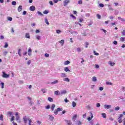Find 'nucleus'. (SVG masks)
<instances>
[{"label": "nucleus", "mask_w": 125, "mask_h": 125, "mask_svg": "<svg viewBox=\"0 0 125 125\" xmlns=\"http://www.w3.org/2000/svg\"><path fill=\"white\" fill-rule=\"evenodd\" d=\"M2 78H4L5 79H7L8 78H9L10 75L9 74H7L5 73L4 71L2 72Z\"/></svg>", "instance_id": "f257e3e1"}, {"label": "nucleus", "mask_w": 125, "mask_h": 125, "mask_svg": "<svg viewBox=\"0 0 125 125\" xmlns=\"http://www.w3.org/2000/svg\"><path fill=\"white\" fill-rule=\"evenodd\" d=\"M62 108H60V107L58 108L54 111L55 115H57V114H58V112H61V111H62Z\"/></svg>", "instance_id": "f03ea898"}, {"label": "nucleus", "mask_w": 125, "mask_h": 125, "mask_svg": "<svg viewBox=\"0 0 125 125\" xmlns=\"http://www.w3.org/2000/svg\"><path fill=\"white\" fill-rule=\"evenodd\" d=\"M104 109H111L112 105L111 104H104Z\"/></svg>", "instance_id": "7ed1b4c3"}, {"label": "nucleus", "mask_w": 125, "mask_h": 125, "mask_svg": "<svg viewBox=\"0 0 125 125\" xmlns=\"http://www.w3.org/2000/svg\"><path fill=\"white\" fill-rule=\"evenodd\" d=\"M19 115V113H18V112H16L15 116H16V121H17L20 120V117H19V115Z\"/></svg>", "instance_id": "20e7f679"}, {"label": "nucleus", "mask_w": 125, "mask_h": 125, "mask_svg": "<svg viewBox=\"0 0 125 125\" xmlns=\"http://www.w3.org/2000/svg\"><path fill=\"white\" fill-rule=\"evenodd\" d=\"M67 93V91L66 90H62L60 92V95L61 96H62V95H64Z\"/></svg>", "instance_id": "39448f33"}, {"label": "nucleus", "mask_w": 125, "mask_h": 125, "mask_svg": "<svg viewBox=\"0 0 125 125\" xmlns=\"http://www.w3.org/2000/svg\"><path fill=\"white\" fill-rule=\"evenodd\" d=\"M69 3H70V0H64L63 1L64 6H66V5H67Z\"/></svg>", "instance_id": "423d86ee"}, {"label": "nucleus", "mask_w": 125, "mask_h": 125, "mask_svg": "<svg viewBox=\"0 0 125 125\" xmlns=\"http://www.w3.org/2000/svg\"><path fill=\"white\" fill-rule=\"evenodd\" d=\"M29 10L30 11H35V10H36V7L34 6H31L30 7Z\"/></svg>", "instance_id": "0eeeda50"}, {"label": "nucleus", "mask_w": 125, "mask_h": 125, "mask_svg": "<svg viewBox=\"0 0 125 125\" xmlns=\"http://www.w3.org/2000/svg\"><path fill=\"white\" fill-rule=\"evenodd\" d=\"M90 114L91 115V117H88L87 118V120L88 121H91V120H92V119L93 118V114H92V112H90Z\"/></svg>", "instance_id": "6e6552de"}, {"label": "nucleus", "mask_w": 125, "mask_h": 125, "mask_svg": "<svg viewBox=\"0 0 125 125\" xmlns=\"http://www.w3.org/2000/svg\"><path fill=\"white\" fill-rule=\"evenodd\" d=\"M35 38H36V39H37V40H38L39 41H41V40H42V37H41V36L37 35V34H36L35 35Z\"/></svg>", "instance_id": "1a4fd4ad"}, {"label": "nucleus", "mask_w": 125, "mask_h": 125, "mask_svg": "<svg viewBox=\"0 0 125 125\" xmlns=\"http://www.w3.org/2000/svg\"><path fill=\"white\" fill-rule=\"evenodd\" d=\"M108 64L113 67L115 65V62H112V61H109L108 62Z\"/></svg>", "instance_id": "9d476101"}, {"label": "nucleus", "mask_w": 125, "mask_h": 125, "mask_svg": "<svg viewBox=\"0 0 125 125\" xmlns=\"http://www.w3.org/2000/svg\"><path fill=\"white\" fill-rule=\"evenodd\" d=\"M28 52L29 56H31V55H32V49H31V48H28Z\"/></svg>", "instance_id": "9b49d317"}, {"label": "nucleus", "mask_w": 125, "mask_h": 125, "mask_svg": "<svg viewBox=\"0 0 125 125\" xmlns=\"http://www.w3.org/2000/svg\"><path fill=\"white\" fill-rule=\"evenodd\" d=\"M64 70L65 72H68V73H70V72H71V70H70V69H69V67H64Z\"/></svg>", "instance_id": "f8f14e48"}, {"label": "nucleus", "mask_w": 125, "mask_h": 125, "mask_svg": "<svg viewBox=\"0 0 125 125\" xmlns=\"http://www.w3.org/2000/svg\"><path fill=\"white\" fill-rule=\"evenodd\" d=\"M25 38H26V39H30L31 37H30V33H26L25 35Z\"/></svg>", "instance_id": "ddd939ff"}, {"label": "nucleus", "mask_w": 125, "mask_h": 125, "mask_svg": "<svg viewBox=\"0 0 125 125\" xmlns=\"http://www.w3.org/2000/svg\"><path fill=\"white\" fill-rule=\"evenodd\" d=\"M49 120H50V121H53V120H54V117H53V116L52 115H49Z\"/></svg>", "instance_id": "4468645a"}, {"label": "nucleus", "mask_w": 125, "mask_h": 125, "mask_svg": "<svg viewBox=\"0 0 125 125\" xmlns=\"http://www.w3.org/2000/svg\"><path fill=\"white\" fill-rule=\"evenodd\" d=\"M23 120L25 125H27V121H28V119H27V117L26 116L23 117Z\"/></svg>", "instance_id": "2eb2a0df"}, {"label": "nucleus", "mask_w": 125, "mask_h": 125, "mask_svg": "<svg viewBox=\"0 0 125 125\" xmlns=\"http://www.w3.org/2000/svg\"><path fill=\"white\" fill-rule=\"evenodd\" d=\"M92 82H94V83H96V82H97V78H96V77L94 76L92 77Z\"/></svg>", "instance_id": "dca6fc26"}, {"label": "nucleus", "mask_w": 125, "mask_h": 125, "mask_svg": "<svg viewBox=\"0 0 125 125\" xmlns=\"http://www.w3.org/2000/svg\"><path fill=\"white\" fill-rule=\"evenodd\" d=\"M65 123L68 125H72V122H71V121H70V120H66Z\"/></svg>", "instance_id": "f3484780"}, {"label": "nucleus", "mask_w": 125, "mask_h": 125, "mask_svg": "<svg viewBox=\"0 0 125 125\" xmlns=\"http://www.w3.org/2000/svg\"><path fill=\"white\" fill-rule=\"evenodd\" d=\"M61 74L62 78H67V75H66V74L62 73Z\"/></svg>", "instance_id": "a211bd4d"}, {"label": "nucleus", "mask_w": 125, "mask_h": 125, "mask_svg": "<svg viewBox=\"0 0 125 125\" xmlns=\"http://www.w3.org/2000/svg\"><path fill=\"white\" fill-rule=\"evenodd\" d=\"M63 82H67V83H70V79L68 78H64L63 79Z\"/></svg>", "instance_id": "6ab92c4d"}, {"label": "nucleus", "mask_w": 125, "mask_h": 125, "mask_svg": "<svg viewBox=\"0 0 125 125\" xmlns=\"http://www.w3.org/2000/svg\"><path fill=\"white\" fill-rule=\"evenodd\" d=\"M77 114H75L74 116L72 117V121H73L74 122H75V121H76V120H77Z\"/></svg>", "instance_id": "aec40b11"}, {"label": "nucleus", "mask_w": 125, "mask_h": 125, "mask_svg": "<svg viewBox=\"0 0 125 125\" xmlns=\"http://www.w3.org/2000/svg\"><path fill=\"white\" fill-rule=\"evenodd\" d=\"M76 125H82V122H81L79 120H77V121H76Z\"/></svg>", "instance_id": "412c9836"}, {"label": "nucleus", "mask_w": 125, "mask_h": 125, "mask_svg": "<svg viewBox=\"0 0 125 125\" xmlns=\"http://www.w3.org/2000/svg\"><path fill=\"white\" fill-rule=\"evenodd\" d=\"M71 62L69 61H66L64 62V65H69Z\"/></svg>", "instance_id": "4be33fe9"}, {"label": "nucleus", "mask_w": 125, "mask_h": 125, "mask_svg": "<svg viewBox=\"0 0 125 125\" xmlns=\"http://www.w3.org/2000/svg\"><path fill=\"white\" fill-rule=\"evenodd\" d=\"M72 105L73 108H75V107H76V106H77V103H76V102L73 101L72 103Z\"/></svg>", "instance_id": "5701e85b"}, {"label": "nucleus", "mask_w": 125, "mask_h": 125, "mask_svg": "<svg viewBox=\"0 0 125 125\" xmlns=\"http://www.w3.org/2000/svg\"><path fill=\"white\" fill-rule=\"evenodd\" d=\"M18 10L19 12L22 11V6L20 5L18 8Z\"/></svg>", "instance_id": "b1692460"}, {"label": "nucleus", "mask_w": 125, "mask_h": 125, "mask_svg": "<svg viewBox=\"0 0 125 125\" xmlns=\"http://www.w3.org/2000/svg\"><path fill=\"white\" fill-rule=\"evenodd\" d=\"M56 83H58V80H55V81H54L53 82H52L51 83V84H55Z\"/></svg>", "instance_id": "393cba45"}, {"label": "nucleus", "mask_w": 125, "mask_h": 125, "mask_svg": "<svg viewBox=\"0 0 125 125\" xmlns=\"http://www.w3.org/2000/svg\"><path fill=\"white\" fill-rule=\"evenodd\" d=\"M55 108V104H52L51 106V110L52 111H54V108Z\"/></svg>", "instance_id": "a878e982"}, {"label": "nucleus", "mask_w": 125, "mask_h": 125, "mask_svg": "<svg viewBox=\"0 0 125 125\" xmlns=\"http://www.w3.org/2000/svg\"><path fill=\"white\" fill-rule=\"evenodd\" d=\"M54 93L56 95H60V92H59V91H56Z\"/></svg>", "instance_id": "bb28decb"}, {"label": "nucleus", "mask_w": 125, "mask_h": 125, "mask_svg": "<svg viewBox=\"0 0 125 125\" xmlns=\"http://www.w3.org/2000/svg\"><path fill=\"white\" fill-rule=\"evenodd\" d=\"M48 101H49L50 102H53V99H52V98L48 97Z\"/></svg>", "instance_id": "cd10ccee"}, {"label": "nucleus", "mask_w": 125, "mask_h": 125, "mask_svg": "<svg viewBox=\"0 0 125 125\" xmlns=\"http://www.w3.org/2000/svg\"><path fill=\"white\" fill-rule=\"evenodd\" d=\"M76 50L77 52H82V49L80 47H78L76 49Z\"/></svg>", "instance_id": "c85d7f7f"}, {"label": "nucleus", "mask_w": 125, "mask_h": 125, "mask_svg": "<svg viewBox=\"0 0 125 125\" xmlns=\"http://www.w3.org/2000/svg\"><path fill=\"white\" fill-rule=\"evenodd\" d=\"M106 84L109 85H113V83H112L110 82H106Z\"/></svg>", "instance_id": "c756f323"}, {"label": "nucleus", "mask_w": 125, "mask_h": 125, "mask_svg": "<svg viewBox=\"0 0 125 125\" xmlns=\"http://www.w3.org/2000/svg\"><path fill=\"white\" fill-rule=\"evenodd\" d=\"M102 115L103 118H104V119H106V118H107V116H106V114L105 113H103L102 114Z\"/></svg>", "instance_id": "7c9ffc66"}, {"label": "nucleus", "mask_w": 125, "mask_h": 125, "mask_svg": "<svg viewBox=\"0 0 125 125\" xmlns=\"http://www.w3.org/2000/svg\"><path fill=\"white\" fill-rule=\"evenodd\" d=\"M118 120L119 124H122V123L123 122V119L122 118H118Z\"/></svg>", "instance_id": "2f4dec72"}, {"label": "nucleus", "mask_w": 125, "mask_h": 125, "mask_svg": "<svg viewBox=\"0 0 125 125\" xmlns=\"http://www.w3.org/2000/svg\"><path fill=\"white\" fill-rule=\"evenodd\" d=\"M0 121H3V115L0 114Z\"/></svg>", "instance_id": "473e14b6"}, {"label": "nucleus", "mask_w": 125, "mask_h": 125, "mask_svg": "<svg viewBox=\"0 0 125 125\" xmlns=\"http://www.w3.org/2000/svg\"><path fill=\"white\" fill-rule=\"evenodd\" d=\"M120 109V106H116V107H115L114 110L115 111H119Z\"/></svg>", "instance_id": "72a5a7b5"}, {"label": "nucleus", "mask_w": 125, "mask_h": 125, "mask_svg": "<svg viewBox=\"0 0 125 125\" xmlns=\"http://www.w3.org/2000/svg\"><path fill=\"white\" fill-rule=\"evenodd\" d=\"M49 12V11L47 10H45L43 12V14H47Z\"/></svg>", "instance_id": "f704fd0d"}, {"label": "nucleus", "mask_w": 125, "mask_h": 125, "mask_svg": "<svg viewBox=\"0 0 125 125\" xmlns=\"http://www.w3.org/2000/svg\"><path fill=\"white\" fill-rule=\"evenodd\" d=\"M45 22L47 24V25H49V22H48V20H47V19H45Z\"/></svg>", "instance_id": "c9c22d12"}, {"label": "nucleus", "mask_w": 125, "mask_h": 125, "mask_svg": "<svg viewBox=\"0 0 125 125\" xmlns=\"http://www.w3.org/2000/svg\"><path fill=\"white\" fill-rule=\"evenodd\" d=\"M120 42H125V38L124 37H121L120 39Z\"/></svg>", "instance_id": "e433bc0d"}, {"label": "nucleus", "mask_w": 125, "mask_h": 125, "mask_svg": "<svg viewBox=\"0 0 125 125\" xmlns=\"http://www.w3.org/2000/svg\"><path fill=\"white\" fill-rule=\"evenodd\" d=\"M18 54L20 56H21V49H19L18 50Z\"/></svg>", "instance_id": "4c0bfd02"}, {"label": "nucleus", "mask_w": 125, "mask_h": 125, "mask_svg": "<svg viewBox=\"0 0 125 125\" xmlns=\"http://www.w3.org/2000/svg\"><path fill=\"white\" fill-rule=\"evenodd\" d=\"M37 13L39 15H40L41 16H42L43 15L42 14V12H40V11H38Z\"/></svg>", "instance_id": "58836bf2"}, {"label": "nucleus", "mask_w": 125, "mask_h": 125, "mask_svg": "<svg viewBox=\"0 0 125 125\" xmlns=\"http://www.w3.org/2000/svg\"><path fill=\"white\" fill-rule=\"evenodd\" d=\"M42 92H43V93H46V90H45V89H42L41 90Z\"/></svg>", "instance_id": "ea45409f"}, {"label": "nucleus", "mask_w": 125, "mask_h": 125, "mask_svg": "<svg viewBox=\"0 0 125 125\" xmlns=\"http://www.w3.org/2000/svg\"><path fill=\"white\" fill-rule=\"evenodd\" d=\"M97 17L98 19H101V15H99V14H97Z\"/></svg>", "instance_id": "a19ab883"}, {"label": "nucleus", "mask_w": 125, "mask_h": 125, "mask_svg": "<svg viewBox=\"0 0 125 125\" xmlns=\"http://www.w3.org/2000/svg\"><path fill=\"white\" fill-rule=\"evenodd\" d=\"M7 53H8V52L7 51H4V52H3V56H6V55L7 54Z\"/></svg>", "instance_id": "79ce46f5"}, {"label": "nucleus", "mask_w": 125, "mask_h": 125, "mask_svg": "<svg viewBox=\"0 0 125 125\" xmlns=\"http://www.w3.org/2000/svg\"><path fill=\"white\" fill-rule=\"evenodd\" d=\"M12 5H16V1H13L12 2Z\"/></svg>", "instance_id": "37998d69"}, {"label": "nucleus", "mask_w": 125, "mask_h": 125, "mask_svg": "<svg viewBox=\"0 0 125 125\" xmlns=\"http://www.w3.org/2000/svg\"><path fill=\"white\" fill-rule=\"evenodd\" d=\"M28 120L29 121V125H31V123H32V120H31V119H30V118H28Z\"/></svg>", "instance_id": "c03bdc74"}, {"label": "nucleus", "mask_w": 125, "mask_h": 125, "mask_svg": "<svg viewBox=\"0 0 125 125\" xmlns=\"http://www.w3.org/2000/svg\"><path fill=\"white\" fill-rule=\"evenodd\" d=\"M122 36H125V30H124L123 31H122Z\"/></svg>", "instance_id": "a18cd8bd"}, {"label": "nucleus", "mask_w": 125, "mask_h": 125, "mask_svg": "<svg viewBox=\"0 0 125 125\" xmlns=\"http://www.w3.org/2000/svg\"><path fill=\"white\" fill-rule=\"evenodd\" d=\"M78 4H83V1L82 0H80L78 1Z\"/></svg>", "instance_id": "49530a36"}, {"label": "nucleus", "mask_w": 125, "mask_h": 125, "mask_svg": "<svg viewBox=\"0 0 125 125\" xmlns=\"http://www.w3.org/2000/svg\"><path fill=\"white\" fill-rule=\"evenodd\" d=\"M4 47L5 48H7V47H8V44L6 42L5 43Z\"/></svg>", "instance_id": "de8ad7c7"}, {"label": "nucleus", "mask_w": 125, "mask_h": 125, "mask_svg": "<svg viewBox=\"0 0 125 125\" xmlns=\"http://www.w3.org/2000/svg\"><path fill=\"white\" fill-rule=\"evenodd\" d=\"M56 33H57V34H60V33H61V30H56Z\"/></svg>", "instance_id": "09e8293b"}, {"label": "nucleus", "mask_w": 125, "mask_h": 125, "mask_svg": "<svg viewBox=\"0 0 125 125\" xmlns=\"http://www.w3.org/2000/svg\"><path fill=\"white\" fill-rule=\"evenodd\" d=\"M94 55H97V56L99 55V53H96V51H94Z\"/></svg>", "instance_id": "8fccbe9b"}, {"label": "nucleus", "mask_w": 125, "mask_h": 125, "mask_svg": "<svg viewBox=\"0 0 125 125\" xmlns=\"http://www.w3.org/2000/svg\"><path fill=\"white\" fill-rule=\"evenodd\" d=\"M44 56L45 57H49V54L45 53Z\"/></svg>", "instance_id": "3c124183"}, {"label": "nucleus", "mask_w": 125, "mask_h": 125, "mask_svg": "<svg viewBox=\"0 0 125 125\" xmlns=\"http://www.w3.org/2000/svg\"><path fill=\"white\" fill-rule=\"evenodd\" d=\"M99 6L100 7H104V4H102V3H100L99 4Z\"/></svg>", "instance_id": "603ef678"}, {"label": "nucleus", "mask_w": 125, "mask_h": 125, "mask_svg": "<svg viewBox=\"0 0 125 125\" xmlns=\"http://www.w3.org/2000/svg\"><path fill=\"white\" fill-rule=\"evenodd\" d=\"M4 39V36L1 35L0 36V40H3Z\"/></svg>", "instance_id": "864d4df0"}, {"label": "nucleus", "mask_w": 125, "mask_h": 125, "mask_svg": "<svg viewBox=\"0 0 125 125\" xmlns=\"http://www.w3.org/2000/svg\"><path fill=\"white\" fill-rule=\"evenodd\" d=\"M109 19H110V20H111V21H113V20L114 19V17L113 16H110L109 17Z\"/></svg>", "instance_id": "5fc2aeb1"}, {"label": "nucleus", "mask_w": 125, "mask_h": 125, "mask_svg": "<svg viewBox=\"0 0 125 125\" xmlns=\"http://www.w3.org/2000/svg\"><path fill=\"white\" fill-rule=\"evenodd\" d=\"M45 109H50V105H48L45 106Z\"/></svg>", "instance_id": "6e6d98bb"}, {"label": "nucleus", "mask_w": 125, "mask_h": 125, "mask_svg": "<svg viewBox=\"0 0 125 125\" xmlns=\"http://www.w3.org/2000/svg\"><path fill=\"white\" fill-rule=\"evenodd\" d=\"M95 68H96L97 69L99 68V65L98 64H95Z\"/></svg>", "instance_id": "4d7b16f0"}, {"label": "nucleus", "mask_w": 125, "mask_h": 125, "mask_svg": "<svg viewBox=\"0 0 125 125\" xmlns=\"http://www.w3.org/2000/svg\"><path fill=\"white\" fill-rule=\"evenodd\" d=\"M1 88H3L4 85V83H1Z\"/></svg>", "instance_id": "13d9d810"}, {"label": "nucleus", "mask_w": 125, "mask_h": 125, "mask_svg": "<svg viewBox=\"0 0 125 125\" xmlns=\"http://www.w3.org/2000/svg\"><path fill=\"white\" fill-rule=\"evenodd\" d=\"M60 43H62V44H63L64 43V40H62L60 42Z\"/></svg>", "instance_id": "bf43d9fd"}, {"label": "nucleus", "mask_w": 125, "mask_h": 125, "mask_svg": "<svg viewBox=\"0 0 125 125\" xmlns=\"http://www.w3.org/2000/svg\"><path fill=\"white\" fill-rule=\"evenodd\" d=\"M113 43L115 44V45H117V44H118V42L114 41H113Z\"/></svg>", "instance_id": "052dcab7"}, {"label": "nucleus", "mask_w": 125, "mask_h": 125, "mask_svg": "<svg viewBox=\"0 0 125 125\" xmlns=\"http://www.w3.org/2000/svg\"><path fill=\"white\" fill-rule=\"evenodd\" d=\"M103 89H104V88H103V87H99V90H101V91H102V90H103Z\"/></svg>", "instance_id": "680f3d73"}, {"label": "nucleus", "mask_w": 125, "mask_h": 125, "mask_svg": "<svg viewBox=\"0 0 125 125\" xmlns=\"http://www.w3.org/2000/svg\"><path fill=\"white\" fill-rule=\"evenodd\" d=\"M8 21H12V18L11 17L8 18Z\"/></svg>", "instance_id": "e2e57ef3"}, {"label": "nucleus", "mask_w": 125, "mask_h": 125, "mask_svg": "<svg viewBox=\"0 0 125 125\" xmlns=\"http://www.w3.org/2000/svg\"><path fill=\"white\" fill-rule=\"evenodd\" d=\"M29 104H30V105H31V106H33V105H34V102H32V101H30V102H29Z\"/></svg>", "instance_id": "0e129e2a"}, {"label": "nucleus", "mask_w": 125, "mask_h": 125, "mask_svg": "<svg viewBox=\"0 0 125 125\" xmlns=\"http://www.w3.org/2000/svg\"><path fill=\"white\" fill-rule=\"evenodd\" d=\"M109 120H110V121H111V122H113V121H114V118L112 117H109Z\"/></svg>", "instance_id": "69168bd1"}, {"label": "nucleus", "mask_w": 125, "mask_h": 125, "mask_svg": "<svg viewBox=\"0 0 125 125\" xmlns=\"http://www.w3.org/2000/svg\"><path fill=\"white\" fill-rule=\"evenodd\" d=\"M70 17H72L73 19H76V17L73 16V15H70Z\"/></svg>", "instance_id": "338daca9"}, {"label": "nucleus", "mask_w": 125, "mask_h": 125, "mask_svg": "<svg viewBox=\"0 0 125 125\" xmlns=\"http://www.w3.org/2000/svg\"><path fill=\"white\" fill-rule=\"evenodd\" d=\"M96 107H100V103H97L96 104Z\"/></svg>", "instance_id": "774afa93"}]
</instances>
